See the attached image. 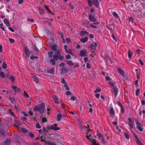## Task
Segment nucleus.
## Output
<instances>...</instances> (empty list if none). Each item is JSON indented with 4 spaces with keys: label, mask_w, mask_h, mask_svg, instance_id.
<instances>
[{
    "label": "nucleus",
    "mask_w": 145,
    "mask_h": 145,
    "mask_svg": "<svg viewBox=\"0 0 145 145\" xmlns=\"http://www.w3.org/2000/svg\"><path fill=\"white\" fill-rule=\"evenodd\" d=\"M45 109V105L44 104L42 103L40 105L35 107L33 110L35 111L39 112L40 113L42 114L44 112Z\"/></svg>",
    "instance_id": "1"
},
{
    "label": "nucleus",
    "mask_w": 145,
    "mask_h": 145,
    "mask_svg": "<svg viewBox=\"0 0 145 145\" xmlns=\"http://www.w3.org/2000/svg\"><path fill=\"white\" fill-rule=\"evenodd\" d=\"M136 124L137 125V127L138 130L140 132H142L143 131V126L140 124L137 119L135 120Z\"/></svg>",
    "instance_id": "2"
},
{
    "label": "nucleus",
    "mask_w": 145,
    "mask_h": 145,
    "mask_svg": "<svg viewBox=\"0 0 145 145\" xmlns=\"http://www.w3.org/2000/svg\"><path fill=\"white\" fill-rule=\"evenodd\" d=\"M133 136L134 140L138 144H141V139L135 133H133Z\"/></svg>",
    "instance_id": "3"
},
{
    "label": "nucleus",
    "mask_w": 145,
    "mask_h": 145,
    "mask_svg": "<svg viewBox=\"0 0 145 145\" xmlns=\"http://www.w3.org/2000/svg\"><path fill=\"white\" fill-rule=\"evenodd\" d=\"M60 50L59 49L57 50L55 53V54L53 55V57L56 61L58 60V56L60 55Z\"/></svg>",
    "instance_id": "4"
},
{
    "label": "nucleus",
    "mask_w": 145,
    "mask_h": 145,
    "mask_svg": "<svg viewBox=\"0 0 145 145\" xmlns=\"http://www.w3.org/2000/svg\"><path fill=\"white\" fill-rule=\"evenodd\" d=\"M128 123L129 126V129L130 130L131 132H133L132 129L133 128L134 126L133 125V123L132 120L130 118H129L128 119Z\"/></svg>",
    "instance_id": "5"
},
{
    "label": "nucleus",
    "mask_w": 145,
    "mask_h": 145,
    "mask_svg": "<svg viewBox=\"0 0 145 145\" xmlns=\"http://www.w3.org/2000/svg\"><path fill=\"white\" fill-rule=\"evenodd\" d=\"M97 46V44L96 42H93L89 46V48L93 50V52H94Z\"/></svg>",
    "instance_id": "6"
},
{
    "label": "nucleus",
    "mask_w": 145,
    "mask_h": 145,
    "mask_svg": "<svg viewBox=\"0 0 145 145\" xmlns=\"http://www.w3.org/2000/svg\"><path fill=\"white\" fill-rule=\"evenodd\" d=\"M88 55V52L85 49H84L80 51V56L81 57L87 56Z\"/></svg>",
    "instance_id": "7"
},
{
    "label": "nucleus",
    "mask_w": 145,
    "mask_h": 145,
    "mask_svg": "<svg viewBox=\"0 0 145 145\" xmlns=\"http://www.w3.org/2000/svg\"><path fill=\"white\" fill-rule=\"evenodd\" d=\"M113 91L114 92V95L115 98H116L118 92V89L115 86L113 88Z\"/></svg>",
    "instance_id": "8"
},
{
    "label": "nucleus",
    "mask_w": 145,
    "mask_h": 145,
    "mask_svg": "<svg viewBox=\"0 0 145 145\" xmlns=\"http://www.w3.org/2000/svg\"><path fill=\"white\" fill-rule=\"evenodd\" d=\"M89 19L90 21L93 22H95L97 21L95 17L92 16L91 14L89 15Z\"/></svg>",
    "instance_id": "9"
},
{
    "label": "nucleus",
    "mask_w": 145,
    "mask_h": 145,
    "mask_svg": "<svg viewBox=\"0 0 145 145\" xmlns=\"http://www.w3.org/2000/svg\"><path fill=\"white\" fill-rule=\"evenodd\" d=\"M25 52L27 57H29L30 55L29 50L27 46H26L24 47Z\"/></svg>",
    "instance_id": "10"
},
{
    "label": "nucleus",
    "mask_w": 145,
    "mask_h": 145,
    "mask_svg": "<svg viewBox=\"0 0 145 145\" xmlns=\"http://www.w3.org/2000/svg\"><path fill=\"white\" fill-rule=\"evenodd\" d=\"M92 1L95 6L96 7H99V3L98 1V0H92Z\"/></svg>",
    "instance_id": "11"
},
{
    "label": "nucleus",
    "mask_w": 145,
    "mask_h": 145,
    "mask_svg": "<svg viewBox=\"0 0 145 145\" xmlns=\"http://www.w3.org/2000/svg\"><path fill=\"white\" fill-rule=\"evenodd\" d=\"M3 22L4 24L7 27L9 26L10 25L9 22L7 19H4L3 20Z\"/></svg>",
    "instance_id": "12"
},
{
    "label": "nucleus",
    "mask_w": 145,
    "mask_h": 145,
    "mask_svg": "<svg viewBox=\"0 0 145 145\" xmlns=\"http://www.w3.org/2000/svg\"><path fill=\"white\" fill-rule=\"evenodd\" d=\"M88 38L87 37H86L84 38H81L80 39V41L82 43H84L88 41Z\"/></svg>",
    "instance_id": "13"
},
{
    "label": "nucleus",
    "mask_w": 145,
    "mask_h": 145,
    "mask_svg": "<svg viewBox=\"0 0 145 145\" xmlns=\"http://www.w3.org/2000/svg\"><path fill=\"white\" fill-rule=\"evenodd\" d=\"M86 137L88 140H89L91 142H92V143H93L96 142V140L95 139H93L92 138H90V137H91V135H90L89 137L87 135Z\"/></svg>",
    "instance_id": "14"
},
{
    "label": "nucleus",
    "mask_w": 145,
    "mask_h": 145,
    "mask_svg": "<svg viewBox=\"0 0 145 145\" xmlns=\"http://www.w3.org/2000/svg\"><path fill=\"white\" fill-rule=\"evenodd\" d=\"M88 33L86 31H82L80 32V35L81 36L83 37L84 35L87 34Z\"/></svg>",
    "instance_id": "15"
},
{
    "label": "nucleus",
    "mask_w": 145,
    "mask_h": 145,
    "mask_svg": "<svg viewBox=\"0 0 145 145\" xmlns=\"http://www.w3.org/2000/svg\"><path fill=\"white\" fill-rule=\"evenodd\" d=\"M128 57L129 59H131L133 54V52L129 50L128 52Z\"/></svg>",
    "instance_id": "16"
},
{
    "label": "nucleus",
    "mask_w": 145,
    "mask_h": 145,
    "mask_svg": "<svg viewBox=\"0 0 145 145\" xmlns=\"http://www.w3.org/2000/svg\"><path fill=\"white\" fill-rule=\"evenodd\" d=\"M118 72L122 76H124V72L120 68H118Z\"/></svg>",
    "instance_id": "17"
},
{
    "label": "nucleus",
    "mask_w": 145,
    "mask_h": 145,
    "mask_svg": "<svg viewBox=\"0 0 145 145\" xmlns=\"http://www.w3.org/2000/svg\"><path fill=\"white\" fill-rule=\"evenodd\" d=\"M48 72L52 74H54V69L52 68L51 69H49L48 70Z\"/></svg>",
    "instance_id": "18"
},
{
    "label": "nucleus",
    "mask_w": 145,
    "mask_h": 145,
    "mask_svg": "<svg viewBox=\"0 0 145 145\" xmlns=\"http://www.w3.org/2000/svg\"><path fill=\"white\" fill-rule=\"evenodd\" d=\"M12 89L15 90V92L16 93L18 92L20 90V89L19 88H18L16 86H12Z\"/></svg>",
    "instance_id": "19"
},
{
    "label": "nucleus",
    "mask_w": 145,
    "mask_h": 145,
    "mask_svg": "<svg viewBox=\"0 0 145 145\" xmlns=\"http://www.w3.org/2000/svg\"><path fill=\"white\" fill-rule=\"evenodd\" d=\"M48 133V131L45 128L43 129L42 132V135H46L47 133Z\"/></svg>",
    "instance_id": "20"
},
{
    "label": "nucleus",
    "mask_w": 145,
    "mask_h": 145,
    "mask_svg": "<svg viewBox=\"0 0 145 145\" xmlns=\"http://www.w3.org/2000/svg\"><path fill=\"white\" fill-rule=\"evenodd\" d=\"M38 9L39 10V12L40 14H44V10L43 9L41 8L40 7H38Z\"/></svg>",
    "instance_id": "21"
},
{
    "label": "nucleus",
    "mask_w": 145,
    "mask_h": 145,
    "mask_svg": "<svg viewBox=\"0 0 145 145\" xmlns=\"http://www.w3.org/2000/svg\"><path fill=\"white\" fill-rule=\"evenodd\" d=\"M10 143V140L9 139H7L4 142L5 145H9Z\"/></svg>",
    "instance_id": "22"
},
{
    "label": "nucleus",
    "mask_w": 145,
    "mask_h": 145,
    "mask_svg": "<svg viewBox=\"0 0 145 145\" xmlns=\"http://www.w3.org/2000/svg\"><path fill=\"white\" fill-rule=\"evenodd\" d=\"M62 117V115L61 114H58L57 116V120L58 121H60L61 120V118Z\"/></svg>",
    "instance_id": "23"
},
{
    "label": "nucleus",
    "mask_w": 145,
    "mask_h": 145,
    "mask_svg": "<svg viewBox=\"0 0 145 145\" xmlns=\"http://www.w3.org/2000/svg\"><path fill=\"white\" fill-rule=\"evenodd\" d=\"M110 114L111 115H114V111L113 108L111 107L110 108Z\"/></svg>",
    "instance_id": "24"
},
{
    "label": "nucleus",
    "mask_w": 145,
    "mask_h": 145,
    "mask_svg": "<svg viewBox=\"0 0 145 145\" xmlns=\"http://www.w3.org/2000/svg\"><path fill=\"white\" fill-rule=\"evenodd\" d=\"M48 56L50 58H51L52 57V56H53V52L52 51H50L48 52Z\"/></svg>",
    "instance_id": "25"
},
{
    "label": "nucleus",
    "mask_w": 145,
    "mask_h": 145,
    "mask_svg": "<svg viewBox=\"0 0 145 145\" xmlns=\"http://www.w3.org/2000/svg\"><path fill=\"white\" fill-rule=\"evenodd\" d=\"M67 63L69 65L73 66L74 65L72 61H67Z\"/></svg>",
    "instance_id": "26"
},
{
    "label": "nucleus",
    "mask_w": 145,
    "mask_h": 145,
    "mask_svg": "<svg viewBox=\"0 0 145 145\" xmlns=\"http://www.w3.org/2000/svg\"><path fill=\"white\" fill-rule=\"evenodd\" d=\"M50 129H52L54 131H57L59 130L60 129V128L59 127H51L50 128Z\"/></svg>",
    "instance_id": "27"
},
{
    "label": "nucleus",
    "mask_w": 145,
    "mask_h": 145,
    "mask_svg": "<svg viewBox=\"0 0 145 145\" xmlns=\"http://www.w3.org/2000/svg\"><path fill=\"white\" fill-rule=\"evenodd\" d=\"M52 50L54 51H56L57 49V46L56 45L54 44L51 46Z\"/></svg>",
    "instance_id": "28"
},
{
    "label": "nucleus",
    "mask_w": 145,
    "mask_h": 145,
    "mask_svg": "<svg viewBox=\"0 0 145 145\" xmlns=\"http://www.w3.org/2000/svg\"><path fill=\"white\" fill-rule=\"evenodd\" d=\"M44 7L46 9L48 13H51V12L50 10V9L46 5H44Z\"/></svg>",
    "instance_id": "29"
},
{
    "label": "nucleus",
    "mask_w": 145,
    "mask_h": 145,
    "mask_svg": "<svg viewBox=\"0 0 145 145\" xmlns=\"http://www.w3.org/2000/svg\"><path fill=\"white\" fill-rule=\"evenodd\" d=\"M55 60L53 58L51 59L50 60V62L52 63V64L53 65H55L56 62L55 61Z\"/></svg>",
    "instance_id": "30"
},
{
    "label": "nucleus",
    "mask_w": 145,
    "mask_h": 145,
    "mask_svg": "<svg viewBox=\"0 0 145 145\" xmlns=\"http://www.w3.org/2000/svg\"><path fill=\"white\" fill-rule=\"evenodd\" d=\"M97 135L99 137V140H100L101 139H102V138H103L102 135L100 133H97Z\"/></svg>",
    "instance_id": "31"
},
{
    "label": "nucleus",
    "mask_w": 145,
    "mask_h": 145,
    "mask_svg": "<svg viewBox=\"0 0 145 145\" xmlns=\"http://www.w3.org/2000/svg\"><path fill=\"white\" fill-rule=\"evenodd\" d=\"M34 49L35 51L37 53H39V51L35 44L34 45Z\"/></svg>",
    "instance_id": "32"
},
{
    "label": "nucleus",
    "mask_w": 145,
    "mask_h": 145,
    "mask_svg": "<svg viewBox=\"0 0 145 145\" xmlns=\"http://www.w3.org/2000/svg\"><path fill=\"white\" fill-rule=\"evenodd\" d=\"M21 131L22 132L25 133H27L28 132L27 129L24 128L21 129Z\"/></svg>",
    "instance_id": "33"
},
{
    "label": "nucleus",
    "mask_w": 145,
    "mask_h": 145,
    "mask_svg": "<svg viewBox=\"0 0 145 145\" xmlns=\"http://www.w3.org/2000/svg\"><path fill=\"white\" fill-rule=\"evenodd\" d=\"M29 136L31 138H33L34 135L32 132H29Z\"/></svg>",
    "instance_id": "34"
},
{
    "label": "nucleus",
    "mask_w": 145,
    "mask_h": 145,
    "mask_svg": "<svg viewBox=\"0 0 145 145\" xmlns=\"http://www.w3.org/2000/svg\"><path fill=\"white\" fill-rule=\"evenodd\" d=\"M10 80L11 82H13L15 80V76H12V75H11V76H10Z\"/></svg>",
    "instance_id": "35"
},
{
    "label": "nucleus",
    "mask_w": 145,
    "mask_h": 145,
    "mask_svg": "<svg viewBox=\"0 0 145 145\" xmlns=\"http://www.w3.org/2000/svg\"><path fill=\"white\" fill-rule=\"evenodd\" d=\"M67 68L66 67H64L61 68V71L62 72H67Z\"/></svg>",
    "instance_id": "36"
},
{
    "label": "nucleus",
    "mask_w": 145,
    "mask_h": 145,
    "mask_svg": "<svg viewBox=\"0 0 145 145\" xmlns=\"http://www.w3.org/2000/svg\"><path fill=\"white\" fill-rule=\"evenodd\" d=\"M33 78L34 81L36 83H37L38 82V79L37 77L36 76H33Z\"/></svg>",
    "instance_id": "37"
},
{
    "label": "nucleus",
    "mask_w": 145,
    "mask_h": 145,
    "mask_svg": "<svg viewBox=\"0 0 145 145\" xmlns=\"http://www.w3.org/2000/svg\"><path fill=\"white\" fill-rule=\"evenodd\" d=\"M54 99V100L55 102L56 103H59L57 97V96H55Z\"/></svg>",
    "instance_id": "38"
},
{
    "label": "nucleus",
    "mask_w": 145,
    "mask_h": 145,
    "mask_svg": "<svg viewBox=\"0 0 145 145\" xmlns=\"http://www.w3.org/2000/svg\"><path fill=\"white\" fill-rule=\"evenodd\" d=\"M47 144L48 145H56L55 142H51L50 141H48L47 143Z\"/></svg>",
    "instance_id": "39"
},
{
    "label": "nucleus",
    "mask_w": 145,
    "mask_h": 145,
    "mask_svg": "<svg viewBox=\"0 0 145 145\" xmlns=\"http://www.w3.org/2000/svg\"><path fill=\"white\" fill-rule=\"evenodd\" d=\"M0 76L2 78H4L5 77V73L3 72H0Z\"/></svg>",
    "instance_id": "40"
},
{
    "label": "nucleus",
    "mask_w": 145,
    "mask_h": 145,
    "mask_svg": "<svg viewBox=\"0 0 145 145\" xmlns=\"http://www.w3.org/2000/svg\"><path fill=\"white\" fill-rule=\"evenodd\" d=\"M89 5L90 6H92L93 5V3L91 0H87Z\"/></svg>",
    "instance_id": "41"
},
{
    "label": "nucleus",
    "mask_w": 145,
    "mask_h": 145,
    "mask_svg": "<svg viewBox=\"0 0 145 145\" xmlns=\"http://www.w3.org/2000/svg\"><path fill=\"white\" fill-rule=\"evenodd\" d=\"M65 52L66 53H68L69 54H70L72 55H73V54H72V51H71V50H67L66 52Z\"/></svg>",
    "instance_id": "42"
},
{
    "label": "nucleus",
    "mask_w": 145,
    "mask_h": 145,
    "mask_svg": "<svg viewBox=\"0 0 145 145\" xmlns=\"http://www.w3.org/2000/svg\"><path fill=\"white\" fill-rule=\"evenodd\" d=\"M101 89L100 88H97L94 91V93H97L98 92H100L101 91Z\"/></svg>",
    "instance_id": "43"
},
{
    "label": "nucleus",
    "mask_w": 145,
    "mask_h": 145,
    "mask_svg": "<svg viewBox=\"0 0 145 145\" xmlns=\"http://www.w3.org/2000/svg\"><path fill=\"white\" fill-rule=\"evenodd\" d=\"M113 15L115 17L118 18L119 16L117 13L115 12H114L113 13Z\"/></svg>",
    "instance_id": "44"
},
{
    "label": "nucleus",
    "mask_w": 145,
    "mask_h": 145,
    "mask_svg": "<svg viewBox=\"0 0 145 145\" xmlns=\"http://www.w3.org/2000/svg\"><path fill=\"white\" fill-rule=\"evenodd\" d=\"M124 134H125V138L127 139H128V140L129 139V135L125 133H124Z\"/></svg>",
    "instance_id": "45"
},
{
    "label": "nucleus",
    "mask_w": 145,
    "mask_h": 145,
    "mask_svg": "<svg viewBox=\"0 0 145 145\" xmlns=\"http://www.w3.org/2000/svg\"><path fill=\"white\" fill-rule=\"evenodd\" d=\"M64 86L66 90H69V88L68 86L67 85V84H64Z\"/></svg>",
    "instance_id": "46"
},
{
    "label": "nucleus",
    "mask_w": 145,
    "mask_h": 145,
    "mask_svg": "<svg viewBox=\"0 0 145 145\" xmlns=\"http://www.w3.org/2000/svg\"><path fill=\"white\" fill-rule=\"evenodd\" d=\"M2 67L5 69L7 68V65L4 62L3 64Z\"/></svg>",
    "instance_id": "47"
},
{
    "label": "nucleus",
    "mask_w": 145,
    "mask_h": 145,
    "mask_svg": "<svg viewBox=\"0 0 145 145\" xmlns=\"http://www.w3.org/2000/svg\"><path fill=\"white\" fill-rule=\"evenodd\" d=\"M24 95L25 97H27L29 98V96L27 94V93L25 91H24Z\"/></svg>",
    "instance_id": "48"
},
{
    "label": "nucleus",
    "mask_w": 145,
    "mask_h": 145,
    "mask_svg": "<svg viewBox=\"0 0 145 145\" xmlns=\"http://www.w3.org/2000/svg\"><path fill=\"white\" fill-rule=\"evenodd\" d=\"M57 33L59 35H61L64 36V34H63V32L61 31H58Z\"/></svg>",
    "instance_id": "49"
},
{
    "label": "nucleus",
    "mask_w": 145,
    "mask_h": 145,
    "mask_svg": "<svg viewBox=\"0 0 145 145\" xmlns=\"http://www.w3.org/2000/svg\"><path fill=\"white\" fill-rule=\"evenodd\" d=\"M76 99V97L74 95H72L71 97V100L72 101H74Z\"/></svg>",
    "instance_id": "50"
},
{
    "label": "nucleus",
    "mask_w": 145,
    "mask_h": 145,
    "mask_svg": "<svg viewBox=\"0 0 145 145\" xmlns=\"http://www.w3.org/2000/svg\"><path fill=\"white\" fill-rule=\"evenodd\" d=\"M9 40L10 42L12 43H14L15 42L14 39L12 38H9Z\"/></svg>",
    "instance_id": "51"
},
{
    "label": "nucleus",
    "mask_w": 145,
    "mask_h": 145,
    "mask_svg": "<svg viewBox=\"0 0 145 145\" xmlns=\"http://www.w3.org/2000/svg\"><path fill=\"white\" fill-rule=\"evenodd\" d=\"M61 82L62 83L64 84V85L67 84L66 82H65V80L63 78H61Z\"/></svg>",
    "instance_id": "52"
},
{
    "label": "nucleus",
    "mask_w": 145,
    "mask_h": 145,
    "mask_svg": "<svg viewBox=\"0 0 145 145\" xmlns=\"http://www.w3.org/2000/svg\"><path fill=\"white\" fill-rule=\"evenodd\" d=\"M0 27L4 31H5V29L3 27V23H1L0 24Z\"/></svg>",
    "instance_id": "53"
},
{
    "label": "nucleus",
    "mask_w": 145,
    "mask_h": 145,
    "mask_svg": "<svg viewBox=\"0 0 145 145\" xmlns=\"http://www.w3.org/2000/svg\"><path fill=\"white\" fill-rule=\"evenodd\" d=\"M112 38L114 39V40L116 42H117V40L116 39L115 35L113 33L112 34Z\"/></svg>",
    "instance_id": "54"
},
{
    "label": "nucleus",
    "mask_w": 145,
    "mask_h": 145,
    "mask_svg": "<svg viewBox=\"0 0 145 145\" xmlns=\"http://www.w3.org/2000/svg\"><path fill=\"white\" fill-rule=\"evenodd\" d=\"M102 142L103 144H104V145H105V144L106 143V142H105L104 138H102V139L100 140Z\"/></svg>",
    "instance_id": "55"
},
{
    "label": "nucleus",
    "mask_w": 145,
    "mask_h": 145,
    "mask_svg": "<svg viewBox=\"0 0 145 145\" xmlns=\"http://www.w3.org/2000/svg\"><path fill=\"white\" fill-rule=\"evenodd\" d=\"M105 79H106V80L107 81L111 80V78H110L109 76H106L105 77Z\"/></svg>",
    "instance_id": "56"
},
{
    "label": "nucleus",
    "mask_w": 145,
    "mask_h": 145,
    "mask_svg": "<svg viewBox=\"0 0 145 145\" xmlns=\"http://www.w3.org/2000/svg\"><path fill=\"white\" fill-rule=\"evenodd\" d=\"M86 64H87V65H86L87 68L89 69H90L91 67L89 64L88 63H87Z\"/></svg>",
    "instance_id": "57"
},
{
    "label": "nucleus",
    "mask_w": 145,
    "mask_h": 145,
    "mask_svg": "<svg viewBox=\"0 0 145 145\" xmlns=\"http://www.w3.org/2000/svg\"><path fill=\"white\" fill-rule=\"evenodd\" d=\"M42 122H45L47 121V120L45 118H42Z\"/></svg>",
    "instance_id": "58"
},
{
    "label": "nucleus",
    "mask_w": 145,
    "mask_h": 145,
    "mask_svg": "<svg viewBox=\"0 0 145 145\" xmlns=\"http://www.w3.org/2000/svg\"><path fill=\"white\" fill-rule=\"evenodd\" d=\"M109 84L112 87H115L114 86V84L111 81H110L109 82Z\"/></svg>",
    "instance_id": "59"
},
{
    "label": "nucleus",
    "mask_w": 145,
    "mask_h": 145,
    "mask_svg": "<svg viewBox=\"0 0 145 145\" xmlns=\"http://www.w3.org/2000/svg\"><path fill=\"white\" fill-rule=\"evenodd\" d=\"M139 61L140 64H141V65H144V63L142 61V60L141 59H139Z\"/></svg>",
    "instance_id": "60"
},
{
    "label": "nucleus",
    "mask_w": 145,
    "mask_h": 145,
    "mask_svg": "<svg viewBox=\"0 0 145 145\" xmlns=\"http://www.w3.org/2000/svg\"><path fill=\"white\" fill-rule=\"evenodd\" d=\"M36 127L38 129L40 128V126L39 123H37L36 124Z\"/></svg>",
    "instance_id": "61"
},
{
    "label": "nucleus",
    "mask_w": 145,
    "mask_h": 145,
    "mask_svg": "<svg viewBox=\"0 0 145 145\" xmlns=\"http://www.w3.org/2000/svg\"><path fill=\"white\" fill-rule=\"evenodd\" d=\"M140 91V89H137L136 93V95H138V93Z\"/></svg>",
    "instance_id": "62"
},
{
    "label": "nucleus",
    "mask_w": 145,
    "mask_h": 145,
    "mask_svg": "<svg viewBox=\"0 0 145 145\" xmlns=\"http://www.w3.org/2000/svg\"><path fill=\"white\" fill-rule=\"evenodd\" d=\"M140 50L139 49H137L136 50V53L138 56H139V54L140 53Z\"/></svg>",
    "instance_id": "63"
},
{
    "label": "nucleus",
    "mask_w": 145,
    "mask_h": 145,
    "mask_svg": "<svg viewBox=\"0 0 145 145\" xmlns=\"http://www.w3.org/2000/svg\"><path fill=\"white\" fill-rule=\"evenodd\" d=\"M69 6L70 8L71 9H73V6L72 5V4H71V3H69Z\"/></svg>",
    "instance_id": "64"
}]
</instances>
